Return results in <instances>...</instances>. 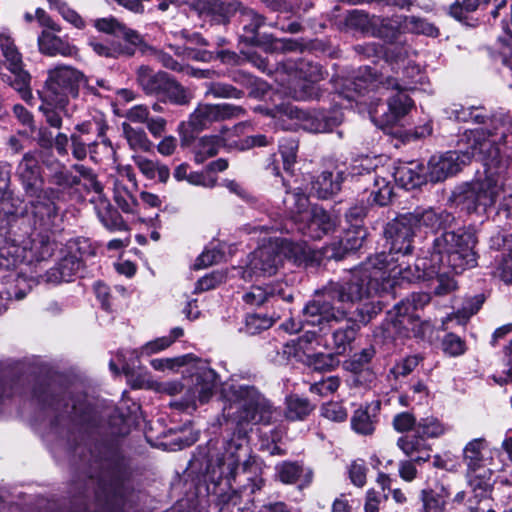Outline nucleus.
Segmentation results:
<instances>
[{
    "instance_id": "f257e3e1",
    "label": "nucleus",
    "mask_w": 512,
    "mask_h": 512,
    "mask_svg": "<svg viewBox=\"0 0 512 512\" xmlns=\"http://www.w3.org/2000/svg\"><path fill=\"white\" fill-rule=\"evenodd\" d=\"M491 129L477 128L467 136L472 141L464 151H449L432 156L426 167L427 181L437 183L458 173L463 166L477 157L485 167V178L469 184L458 195L457 201L468 213H484L495 205L504 190V176L509 167V157L503 155L498 144L512 134V118L494 115Z\"/></svg>"
},
{
    "instance_id": "f03ea898",
    "label": "nucleus",
    "mask_w": 512,
    "mask_h": 512,
    "mask_svg": "<svg viewBox=\"0 0 512 512\" xmlns=\"http://www.w3.org/2000/svg\"><path fill=\"white\" fill-rule=\"evenodd\" d=\"M221 397L224 400L223 418L236 427L232 438L225 444L222 456L217 459L220 478H225L228 484L227 491L216 492L217 505L223 509L225 506L241 504L244 498L246 502H251L253 494L261 489L262 479L260 478L249 477L248 483L239 489H234L231 481H235L240 467L246 471L249 465L247 428L259 423L269 424L275 409L253 385L226 383L221 389Z\"/></svg>"
},
{
    "instance_id": "7ed1b4c3",
    "label": "nucleus",
    "mask_w": 512,
    "mask_h": 512,
    "mask_svg": "<svg viewBox=\"0 0 512 512\" xmlns=\"http://www.w3.org/2000/svg\"><path fill=\"white\" fill-rule=\"evenodd\" d=\"M375 260L362 263L338 282L330 281L315 293L302 310L303 322L320 331L342 323L344 306L368 299L387 287L386 271L375 267Z\"/></svg>"
},
{
    "instance_id": "20e7f679",
    "label": "nucleus",
    "mask_w": 512,
    "mask_h": 512,
    "mask_svg": "<svg viewBox=\"0 0 512 512\" xmlns=\"http://www.w3.org/2000/svg\"><path fill=\"white\" fill-rule=\"evenodd\" d=\"M475 234L465 229L445 231L433 241L429 255L418 257L415 261L416 278L429 280L436 277L438 285L436 295H445L454 291L456 281L450 272L461 274L477 265L474 246Z\"/></svg>"
},
{
    "instance_id": "39448f33",
    "label": "nucleus",
    "mask_w": 512,
    "mask_h": 512,
    "mask_svg": "<svg viewBox=\"0 0 512 512\" xmlns=\"http://www.w3.org/2000/svg\"><path fill=\"white\" fill-rule=\"evenodd\" d=\"M33 401L43 421L48 423L50 433L69 441L71 435L82 429L83 403L69 394H55L51 388L40 385L33 391Z\"/></svg>"
},
{
    "instance_id": "423d86ee",
    "label": "nucleus",
    "mask_w": 512,
    "mask_h": 512,
    "mask_svg": "<svg viewBox=\"0 0 512 512\" xmlns=\"http://www.w3.org/2000/svg\"><path fill=\"white\" fill-rule=\"evenodd\" d=\"M80 183V178L64 166L57 164L48 176V186L44 188L39 200L30 201L31 215L35 222L45 230L55 227L60 221L59 203L65 201L69 190Z\"/></svg>"
},
{
    "instance_id": "0eeeda50",
    "label": "nucleus",
    "mask_w": 512,
    "mask_h": 512,
    "mask_svg": "<svg viewBox=\"0 0 512 512\" xmlns=\"http://www.w3.org/2000/svg\"><path fill=\"white\" fill-rule=\"evenodd\" d=\"M275 72L276 81L291 98L306 101L319 97L318 82L324 79L320 64L306 59H285L277 63Z\"/></svg>"
},
{
    "instance_id": "6e6552de",
    "label": "nucleus",
    "mask_w": 512,
    "mask_h": 512,
    "mask_svg": "<svg viewBox=\"0 0 512 512\" xmlns=\"http://www.w3.org/2000/svg\"><path fill=\"white\" fill-rule=\"evenodd\" d=\"M415 226L410 221L407 213L398 216L396 219L387 224L385 228V236L387 243L389 244V254L384 252L379 253L373 257H369L365 263L375 260V267H383L387 276V287L380 289L381 292H385L392 288L394 285L393 278L396 275L401 274L402 271H411L410 267L405 269L394 264L395 259L393 254H401L403 256L408 255L412 252V241L415 233Z\"/></svg>"
},
{
    "instance_id": "1a4fd4ad",
    "label": "nucleus",
    "mask_w": 512,
    "mask_h": 512,
    "mask_svg": "<svg viewBox=\"0 0 512 512\" xmlns=\"http://www.w3.org/2000/svg\"><path fill=\"white\" fill-rule=\"evenodd\" d=\"M275 125L283 130L301 128L310 133H325L343 121L341 110H301L292 104H280L271 111Z\"/></svg>"
},
{
    "instance_id": "9d476101",
    "label": "nucleus",
    "mask_w": 512,
    "mask_h": 512,
    "mask_svg": "<svg viewBox=\"0 0 512 512\" xmlns=\"http://www.w3.org/2000/svg\"><path fill=\"white\" fill-rule=\"evenodd\" d=\"M283 202L298 231L311 239H321L336 226V220L322 207L310 208L309 199L302 192L287 193Z\"/></svg>"
},
{
    "instance_id": "9b49d317",
    "label": "nucleus",
    "mask_w": 512,
    "mask_h": 512,
    "mask_svg": "<svg viewBox=\"0 0 512 512\" xmlns=\"http://www.w3.org/2000/svg\"><path fill=\"white\" fill-rule=\"evenodd\" d=\"M32 217L35 232L27 240H24L21 245L13 241L0 247V267L11 269L22 263L31 265L34 262L46 260L52 255L53 243L49 233L58 224L49 230H45L36 224L33 215Z\"/></svg>"
},
{
    "instance_id": "f8f14e48",
    "label": "nucleus",
    "mask_w": 512,
    "mask_h": 512,
    "mask_svg": "<svg viewBox=\"0 0 512 512\" xmlns=\"http://www.w3.org/2000/svg\"><path fill=\"white\" fill-rule=\"evenodd\" d=\"M83 86L88 93L101 96L96 90L91 80L80 70L69 65H57L48 71L46 86L59 108L64 110L65 115H69V99H76L79 96V88Z\"/></svg>"
},
{
    "instance_id": "ddd939ff",
    "label": "nucleus",
    "mask_w": 512,
    "mask_h": 512,
    "mask_svg": "<svg viewBox=\"0 0 512 512\" xmlns=\"http://www.w3.org/2000/svg\"><path fill=\"white\" fill-rule=\"evenodd\" d=\"M189 373L191 384L189 385L187 397L184 401L174 403L173 405L181 409H193L197 403L205 404L213 396L218 387V375L205 362L197 361L186 371Z\"/></svg>"
},
{
    "instance_id": "4468645a",
    "label": "nucleus",
    "mask_w": 512,
    "mask_h": 512,
    "mask_svg": "<svg viewBox=\"0 0 512 512\" xmlns=\"http://www.w3.org/2000/svg\"><path fill=\"white\" fill-rule=\"evenodd\" d=\"M238 21L244 31L243 37L266 52L293 51L298 46L291 39H276L269 34H259L258 29L264 24V18L251 8L239 5Z\"/></svg>"
},
{
    "instance_id": "2eb2a0df",
    "label": "nucleus",
    "mask_w": 512,
    "mask_h": 512,
    "mask_svg": "<svg viewBox=\"0 0 512 512\" xmlns=\"http://www.w3.org/2000/svg\"><path fill=\"white\" fill-rule=\"evenodd\" d=\"M0 49L5 59L4 65L12 74L7 78L9 85L25 102H30L33 99L30 87L31 76L24 69L22 54L6 30L0 32Z\"/></svg>"
},
{
    "instance_id": "dca6fc26",
    "label": "nucleus",
    "mask_w": 512,
    "mask_h": 512,
    "mask_svg": "<svg viewBox=\"0 0 512 512\" xmlns=\"http://www.w3.org/2000/svg\"><path fill=\"white\" fill-rule=\"evenodd\" d=\"M431 300L428 293L419 292L412 293L406 299L397 303L392 311H389L385 323L383 324V332L386 338H395L401 334V328L405 327L406 321H410L414 317L415 312L427 305Z\"/></svg>"
},
{
    "instance_id": "f3484780",
    "label": "nucleus",
    "mask_w": 512,
    "mask_h": 512,
    "mask_svg": "<svg viewBox=\"0 0 512 512\" xmlns=\"http://www.w3.org/2000/svg\"><path fill=\"white\" fill-rule=\"evenodd\" d=\"M369 159H362L359 163L351 166L350 174L352 177L363 176L366 182H372L369 199L372 197V203L379 206H386L390 203L393 196V185L391 175L388 178L383 177L378 171L371 168Z\"/></svg>"
},
{
    "instance_id": "a211bd4d",
    "label": "nucleus",
    "mask_w": 512,
    "mask_h": 512,
    "mask_svg": "<svg viewBox=\"0 0 512 512\" xmlns=\"http://www.w3.org/2000/svg\"><path fill=\"white\" fill-rule=\"evenodd\" d=\"M245 115V109L229 103L199 104L189 118L190 126L197 131L203 130L213 122L239 118Z\"/></svg>"
},
{
    "instance_id": "6ab92c4d",
    "label": "nucleus",
    "mask_w": 512,
    "mask_h": 512,
    "mask_svg": "<svg viewBox=\"0 0 512 512\" xmlns=\"http://www.w3.org/2000/svg\"><path fill=\"white\" fill-rule=\"evenodd\" d=\"M90 487L93 488L95 494V512H122L123 497L111 485L108 487L102 479L96 480L91 475L85 484V494ZM70 512H88L87 504L81 499L80 503L73 506Z\"/></svg>"
},
{
    "instance_id": "aec40b11",
    "label": "nucleus",
    "mask_w": 512,
    "mask_h": 512,
    "mask_svg": "<svg viewBox=\"0 0 512 512\" xmlns=\"http://www.w3.org/2000/svg\"><path fill=\"white\" fill-rule=\"evenodd\" d=\"M282 264V256L277 252V245L269 241L257 248L251 255L247 268L242 272L244 279L274 275Z\"/></svg>"
},
{
    "instance_id": "412c9836",
    "label": "nucleus",
    "mask_w": 512,
    "mask_h": 512,
    "mask_svg": "<svg viewBox=\"0 0 512 512\" xmlns=\"http://www.w3.org/2000/svg\"><path fill=\"white\" fill-rule=\"evenodd\" d=\"M16 177L30 201L39 200L38 196L44 191V179L41 174V166L36 156L28 152L24 154L16 168Z\"/></svg>"
},
{
    "instance_id": "4be33fe9",
    "label": "nucleus",
    "mask_w": 512,
    "mask_h": 512,
    "mask_svg": "<svg viewBox=\"0 0 512 512\" xmlns=\"http://www.w3.org/2000/svg\"><path fill=\"white\" fill-rule=\"evenodd\" d=\"M59 32L56 30H42L37 38L40 53L50 57H77L79 49L70 42L67 35L63 37L57 35Z\"/></svg>"
},
{
    "instance_id": "5701e85b",
    "label": "nucleus",
    "mask_w": 512,
    "mask_h": 512,
    "mask_svg": "<svg viewBox=\"0 0 512 512\" xmlns=\"http://www.w3.org/2000/svg\"><path fill=\"white\" fill-rule=\"evenodd\" d=\"M407 215L415 229L424 228L431 232L450 227L455 219L448 211L434 208H416Z\"/></svg>"
},
{
    "instance_id": "b1692460",
    "label": "nucleus",
    "mask_w": 512,
    "mask_h": 512,
    "mask_svg": "<svg viewBox=\"0 0 512 512\" xmlns=\"http://www.w3.org/2000/svg\"><path fill=\"white\" fill-rule=\"evenodd\" d=\"M400 68L401 72L395 71L396 76H386L380 80L381 89H402L408 92L422 83L424 76L419 65L403 60Z\"/></svg>"
},
{
    "instance_id": "393cba45",
    "label": "nucleus",
    "mask_w": 512,
    "mask_h": 512,
    "mask_svg": "<svg viewBox=\"0 0 512 512\" xmlns=\"http://www.w3.org/2000/svg\"><path fill=\"white\" fill-rule=\"evenodd\" d=\"M382 91L381 85L378 87ZM389 95L387 97L388 113L383 115L380 121L385 125H394L414 107L413 100L407 94V91L402 89H384Z\"/></svg>"
},
{
    "instance_id": "a878e982",
    "label": "nucleus",
    "mask_w": 512,
    "mask_h": 512,
    "mask_svg": "<svg viewBox=\"0 0 512 512\" xmlns=\"http://www.w3.org/2000/svg\"><path fill=\"white\" fill-rule=\"evenodd\" d=\"M83 265L81 255L69 252L54 267L50 268L41 279L45 283L59 284L69 282Z\"/></svg>"
},
{
    "instance_id": "bb28decb",
    "label": "nucleus",
    "mask_w": 512,
    "mask_h": 512,
    "mask_svg": "<svg viewBox=\"0 0 512 512\" xmlns=\"http://www.w3.org/2000/svg\"><path fill=\"white\" fill-rule=\"evenodd\" d=\"M331 329V349L338 355H343L352 350L353 342L359 331L357 322L346 315L342 323L334 325Z\"/></svg>"
},
{
    "instance_id": "cd10ccee",
    "label": "nucleus",
    "mask_w": 512,
    "mask_h": 512,
    "mask_svg": "<svg viewBox=\"0 0 512 512\" xmlns=\"http://www.w3.org/2000/svg\"><path fill=\"white\" fill-rule=\"evenodd\" d=\"M287 289L288 286L283 283L268 284L265 287L255 285L243 294L242 299L249 306H260L274 297L291 301L293 297L286 292Z\"/></svg>"
},
{
    "instance_id": "c85d7f7f",
    "label": "nucleus",
    "mask_w": 512,
    "mask_h": 512,
    "mask_svg": "<svg viewBox=\"0 0 512 512\" xmlns=\"http://www.w3.org/2000/svg\"><path fill=\"white\" fill-rule=\"evenodd\" d=\"M397 447L407 456L413 457L417 463H424L431 458L432 446L419 433L413 430L412 434L398 438Z\"/></svg>"
},
{
    "instance_id": "c756f323",
    "label": "nucleus",
    "mask_w": 512,
    "mask_h": 512,
    "mask_svg": "<svg viewBox=\"0 0 512 512\" xmlns=\"http://www.w3.org/2000/svg\"><path fill=\"white\" fill-rule=\"evenodd\" d=\"M393 177L395 182L406 190L420 187L428 182L426 167L415 161L397 167Z\"/></svg>"
},
{
    "instance_id": "7c9ffc66",
    "label": "nucleus",
    "mask_w": 512,
    "mask_h": 512,
    "mask_svg": "<svg viewBox=\"0 0 512 512\" xmlns=\"http://www.w3.org/2000/svg\"><path fill=\"white\" fill-rule=\"evenodd\" d=\"M278 479L284 484L300 481L301 489L308 487L313 481V470L298 462L284 461L276 466Z\"/></svg>"
},
{
    "instance_id": "2f4dec72",
    "label": "nucleus",
    "mask_w": 512,
    "mask_h": 512,
    "mask_svg": "<svg viewBox=\"0 0 512 512\" xmlns=\"http://www.w3.org/2000/svg\"><path fill=\"white\" fill-rule=\"evenodd\" d=\"M170 75L163 71L155 72L152 68L142 65L137 70V82L147 95L160 97Z\"/></svg>"
},
{
    "instance_id": "473e14b6",
    "label": "nucleus",
    "mask_w": 512,
    "mask_h": 512,
    "mask_svg": "<svg viewBox=\"0 0 512 512\" xmlns=\"http://www.w3.org/2000/svg\"><path fill=\"white\" fill-rule=\"evenodd\" d=\"M94 207L100 222L110 231H123L128 227L119 212L113 208L108 199L98 194L94 199Z\"/></svg>"
},
{
    "instance_id": "72a5a7b5",
    "label": "nucleus",
    "mask_w": 512,
    "mask_h": 512,
    "mask_svg": "<svg viewBox=\"0 0 512 512\" xmlns=\"http://www.w3.org/2000/svg\"><path fill=\"white\" fill-rule=\"evenodd\" d=\"M374 23L375 26L372 30V35L382 38L387 42H394L401 33H406L404 15L386 18L376 17L374 18Z\"/></svg>"
},
{
    "instance_id": "f704fd0d",
    "label": "nucleus",
    "mask_w": 512,
    "mask_h": 512,
    "mask_svg": "<svg viewBox=\"0 0 512 512\" xmlns=\"http://www.w3.org/2000/svg\"><path fill=\"white\" fill-rule=\"evenodd\" d=\"M486 448L484 438H475L469 441L463 449V461L466 465V473H474L476 470L487 468L483 450Z\"/></svg>"
},
{
    "instance_id": "c9c22d12",
    "label": "nucleus",
    "mask_w": 512,
    "mask_h": 512,
    "mask_svg": "<svg viewBox=\"0 0 512 512\" xmlns=\"http://www.w3.org/2000/svg\"><path fill=\"white\" fill-rule=\"evenodd\" d=\"M274 244L277 245V252L282 256V261L286 258L301 264L309 259L310 249L303 242H293L287 238H282L275 239Z\"/></svg>"
},
{
    "instance_id": "e433bc0d",
    "label": "nucleus",
    "mask_w": 512,
    "mask_h": 512,
    "mask_svg": "<svg viewBox=\"0 0 512 512\" xmlns=\"http://www.w3.org/2000/svg\"><path fill=\"white\" fill-rule=\"evenodd\" d=\"M160 98L163 102L185 106L191 102L193 94L188 88L184 87L175 78L170 76Z\"/></svg>"
},
{
    "instance_id": "4c0bfd02",
    "label": "nucleus",
    "mask_w": 512,
    "mask_h": 512,
    "mask_svg": "<svg viewBox=\"0 0 512 512\" xmlns=\"http://www.w3.org/2000/svg\"><path fill=\"white\" fill-rule=\"evenodd\" d=\"M113 198L122 212L127 214H136L138 201L134 191L123 181L115 180L113 184Z\"/></svg>"
},
{
    "instance_id": "58836bf2",
    "label": "nucleus",
    "mask_w": 512,
    "mask_h": 512,
    "mask_svg": "<svg viewBox=\"0 0 512 512\" xmlns=\"http://www.w3.org/2000/svg\"><path fill=\"white\" fill-rule=\"evenodd\" d=\"M132 160L139 171L150 180L158 177L160 182H167L170 177V170L168 166L160 164L142 155L132 156Z\"/></svg>"
},
{
    "instance_id": "ea45409f",
    "label": "nucleus",
    "mask_w": 512,
    "mask_h": 512,
    "mask_svg": "<svg viewBox=\"0 0 512 512\" xmlns=\"http://www.w3.org/2000/svg\"><path fill=\"white\" fill-rule=\"evenodd\" d=\"M342 181L340 173L334 178L331 172L324 171L312 183V190L319 198L327 199L341 189Z\"/></svg>"
},
{
    "instance_id": "a19ab883",
    "label": "nucleus",
    "mask_w": 512,
    "mask_h": 512,
    "mask_svg": "<svg viewBox=\"0 0 512 512\" xmlns=\"http://www.w3.org/2000/svg\"><path fill=\"white\" fill-rule=\"evenodd\" d=\"M107 127L108 126L104 121L103 116L99 115L98 117L94 118L93 122L87 121L77 124L75 126L74 133H77L78 135H81L83 137L84 135H88L93 131H96L98 137L101 138V145L106 150V152L114 153L111 141L105 137Z\"/></svg>"
},
{
    "instance_id": "79ce46f5",
    "label": "nucleus",
    "mask_w": 512,
    "mask_h": 512,
    "mask_svg": "<svg viewBox=\"0 0 512 512\" xmlns=\"http://www.w3.org/2000/svg\"><path fill=\"white\" fill-rule=\"evenodd\" d=\"M88 45L91 49L101 57L106 58H118L120 56H132L134 55V49L130 46L123 45L120 42L102 43L97 41L95 38L89 40Z\"/></svg>"
},
{
    "instance_id": "37998d69",
    "label": "nucleus",
    "mask_w": 512,
    "mask_h": 512,
    "mask_svg": "<svg viewBox=\"0 0 512 512\" xmlns=\"http://www.w3.org/2000/svg\"><path fill=\"white\" fill-rule=\"evenodd\" d=\"M222 140L219 136H204L195 141L193 145L194 159L197 163H203L210 157L215 156L220 147Z\"/></svg>"
},
{
    "instance_id": "c03bdc74",
    "label": "nucleus",
    "mask_w": 512,
    "mask_h": 512,
    "mask_svg": "<svg viewBox=\"0 0 512 512\" xmlns=\"http://www.w3.org/2000/svg\"><path fill=\"white\" fill-rule=\"evenodd\" d=\"M123 136L128 146L133 151L148 152L152 149L153 143L149 140L142 128L132 127L128 123L122 124Z\"/></svg>"
},
{
    "instance_id": "a18cd8bd",
    "label": "nucleus",
    "mask_w": 512,
    "mask_h": 512,
    "mask_svg": "<svg viewBox=\"0 0 512 512\" xmlns=\"http://www.w3.org/2000/svg\"><path fill=\"white\" fill-rule=\"evenodd\" d=\"M448 430L449 428L446 424L432 415L420 418L415 426V432L427 440L440 438Z\"/></svg>"
},
{
    "instance_id": "49530a36",
    "label": "nucleus",
    "mask_w": 512,
    "mask_h": 512,
    "mask_svg": "<svg viewBox=\"0 0 512 512\" xmlns=\"http://www.w3.org/2000/svg\"><path fill=\"white\" fill-rule=\"evenodd\" d=\"M468 485L476 497H484L493 487L492 471L489 468L476 470L474 473H466Z\"/></svg>"
},
{
    "instance_id": "de8ad7c7",
    "label": "nucleus",
    "mask_w": 512,
    "mask_h": 512,
    "mask_svg": "<svg viewBox=\"0 0 512 512\" xmlns=\"http://www.w3.org/2000/svg\"><path fill=\"white\" fill-rule=\"evenodd\" d=\"M306 365L317 372H328L338 366L339 360L331 353L312 352L305 356Z\"/></svg>"
},
{
    "instance_id": "09e8293b",
    "label": "nucleus",
    "mask_w": 512,
    "mask_h": 512,
    "mask_svg": "<svg viewBox=\"0 0 512 512\" xmlns=\"http://www.w3.org/2000/svg\"><path fill=\"white\" fill-rule=\"evenodd\" d=\"M405 17V31L407 33L421 34L428 37H437L439 29L427 19L417 16Z\"/></svg>"
},
{
    "instance_id": "8fccbe9b",
    "label": "nucleus",
    "mask_w": 512,
    "mask_h": 512,
    "mask_svg": "<svg viewBox=\"0 0 512 512\" xmlns=\"http://www.w3.org/2000/svg\"><path fill=\"white\" fill-rule=\"evenodd\" d=\"M313 410V406L307 399L296 395L287 398L286 417L290 420H302Z\"/></svg>"
},
{
    "instance_id": "3c124183",
    "label": "nucleus",
    "mask_w": 512,
    "mask_h": 512,
    "mask_svg": "<svg viewBox=\"0 0 512 512\" xmlns=\"http://www.w3.org/2000/svg\"><path fill=\"white\" fill-rule=\"evenodd\" d=\"M365 238L366 230L363 226H357V228H352L350 226V228L345 232L344 237L339 242L343 250V254L356 251L361 248Z\"/></svg>"
},
{
    "instance_id": "603ef678",
    "label": "nucleus",
    "mask_w": 512,
    "mask_h": 512,
    "mask_svg": "<svg viewBox=\"0 0 512 512\" xmlns=\"http://www.w3.org/2000/svg\"><path fill=\"white\" fill-rule=\"evenodd\" d=\"M234 80L248 87L250 96L254 98H263L269 90V85L265 81L243 72H239Z\"/></svg>"
},
{
    "instance_id": "864d4df0",
    "label": "nucleus",
    "mask_w": 512,
    "mask_h": 512,
    "mask_svg": "<svg viewBox=\"0 0 512 512\" xmlns=\"http://www.w3.org/2000/svg\"><path fill=\"white\" fill-rule=\"evenodd\" d=\"M374 18L370 17L367 13L359 10L351 11L346 17V24L348 27L359 30L363 33L372 34L375 23Z\"/></svg>"
},
{
    "instance_id": "5fc2aeb1",
    "label": "nucleus",
    "mask_w": 512,
    "mask_h": 512,
    "mask_svg": "<svg viewBox=\"0 0 512 512\" xmlns=\"http://www.w3.org/2000/svg\"><path fill=\"white\" fill-rule=\"evenodd\" d=\"M352 429L362 435H370L374 432V421L367 410L357 409L351 418Z\"/></svg>"
},
{
    "instance_id": "6e6d98bb",
    "label": "nucleus",
    "mask_w": 512,
    "mask_h": 512,
    "mask_svg": "<svg viewBox=\"0 0 512 512\" xmlns=\"http://www.w3.org/2000/svg\"><path fill=\"white\" fill-rule=\"evenodd\" d=\"M273 325V319L266 314H249L245 320V331L250 335H255L263 330L269 329Z\"/></svg>"
},
{
    "instance_id": "4d7b16f0",
    "label": "nucleus",
    "mask_w": 512,
    "mask_h": 512,
    "mask_svg": "<svg viewBox=\"0 0 512 512\" xmlns=\"http://www.w3.org/2000/svg\"><path fill=\"white\" fill-rule=\"evenodd\" d=\"M206 95H210L214 98L239 99L243 96V92L230 84L214 82L208 85Z\"/></svg>"
},
{
    "instance_id": "13d9d810",
    "label": "nucleus",
    "mask_w": 512,
    "mask_h": 512,
    "mask_svg": "<svg viewBox=\"0 0 512 512\" xmlns=\"http://www.w3.org/2000/svg\"><path fill=\"white\" fill-rule=\"evenodd\" d=\"M298 142L294 138H283L279 142V151L283 159L285 170H289L296 161Z\"/></svg>"
},
{
    "instance_id": "bf43d9fd",
    "label": "nucleus",
    "mask_w": 512,
    "mask_h": 512,
    "mask_svg": "<svg viewBox=\"0 0 512 512\" xmlns=\"http://www.w3.org/2000/svg\"><path fill=\"white\" fill-rule=\"evenodd\" d=\"M480 0H456L449 8V14L458 21L467 18L468 13H472L479 7Z\"/></svg>"
},
{
    "instance_id": "052dcab7",
    "label": "nucleus",
    "mask_w": 512,
    "mask_h": 512,
    "mask_svg": "<svg viewBox=\"0 0 512 512\" xmlns=\"http://www.w3.org/2000/svg\"><path fill=\"white\" fill-rule=\"evenodd\" d=\"M71 146H72V155L77 160H83L87 156L88 148L91 154H93L94 148L98 146L96 141L87 143L81 135L77 133H72L70 136Z\"/></svg>"
},
{
    "instance_id": "680f3d73",
    "label": "nucleus",
    "mask_w": 512,
    "mask_h": 512,
    "mask_svg": "<svg viewBox=\"0 0 512 512\" xmlns=\"http://www.w3.org/2000/svg\"><path fill=\"white\" fill-rule=\"evenodd\" d=\"M442 349L451 357L463 355L466 351L465 342L456 334L448 333L442 340Z\"/></svg>"
},
{
    "instance_id": "e2e57ef3",
    "label": "nucleus",
    "mask_w": 512,
    "mask_h": 512,
    "mask_svg": "<svg viewBox=\"0 0 512 512\" xmlns=\"http://www.w3.org/2000/svg\"><path fill=\"white\" fill-rule=\"evenodd\" d=\"M93 26L98 32L119 37L120 29H123V23L115 17H103L93 20Z\"/></svg>"
},
{
    "instance_id": "0e129e2a",
    "label": "nucleus",
    "mask_w": 512,
    "mask_h": 512,
    "mask_svg": "<svg viewBox=\"0 0 512 512\" xmlns=\"http://www.w3.org/2000/svg\"><path fill=\"white\" fill-rule=\"evenodd\" d=\"M411 329L415 336L425 338L433 333V325L430 321H420L418 315H414L410 321H406L405 327L402 330Z\"/></svg>"
},
{
    "instance_id": "69168bd1",
    "label": "nucleus",
    "mask_w": 512,
    "mask_h": 512,
    "mask_svg": "<svg viewBox=\"0 0 512 512\" xmlns=\"http://www.w3.org/2000/svg\"><path fill=\"white\" fill-rule=\"evenodd\" d=\"M339 384V378L330 376L313 383L310 386V391L320 396H327L334 393L338 389Z\"/></svg>"
},
{
    "instance_id": "338daca9",
    "label": "nucleus",
    "mask_w": 512,
    "mask_h": 512,
    "mask_svg": "<svg viewBox=\"0 0 512 512\" xmlns=\"http://www.w3.org/2000/svg\"><path fill=\"white\" fill-rule=\"evenodd\" d=\"M419 362V356H408L401 362L394 365L390 370V374H392L395 379H398L399 377H406L418 366Z\"/></svg>"
},
{
    "instance_id": "774afa93",
    "label": "nucleus",
    "mask_w": 512,
    "mask_h": 512,
    "mask_svg": "<svg viewBox=\"0 0 512 512\" xmlns=\"http://www.w3.org/2000/svg\"><path fill=\"white\" fill-rule=\"evenodd\" d=\"M424 512H445L446 503L432 489L421 492Z\"/></svg>"
}]
</instances>
